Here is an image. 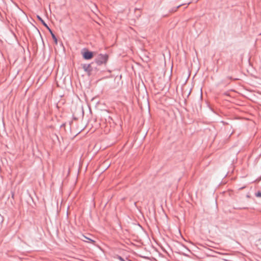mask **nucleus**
Returning a JSON list of instances; mask_svg holds the SVG:
<instances>
[{"label": "nucleus", "mask_w": 261, "mask_h": 261, "mask_svg": "<svg viewBox=\"0 0 261 261\" xmlns=\"http://www.w3.org/2000/svg\"><path fill=\"white\" fill-rule=\"evenodd\" d=\"M109 56L107 54H99L95 59V63L97 65H101L102 64H106L108 60Z\"/></svg>", "instance_id": "1"}, {"label": "nucleus", "mask_w": 261, "mask_h": 261, "mask_svg": "<svg viewBox=\"0 0 261 261\" xmlns=\"http://www.w3.org/2000/svg\"><path fill=\"white\" fill-rule=\"evenodd\" d=\"M81 54L83 58L86 60H90L94 57V53L89 50L86 48H84L82 50Z\"/></svg>", "instance_id": "2"}, {"label": "nucleus", "mask_w": 261, "mask_h": 261, "mask_svg": "<svg viewBox=\"0 0 261 261\" xmlns=\"http://www.w3.org/2000/svg\"><path fill=\"white\" fill-rule=\"evenodd\" d=\"M95 63L94 62H92L90 64H88L89 66L88 67V71H87V74L88 75H91L92 71H97V69L96 67L94 66Z\"/></svg>", "instance_id": "3"}, {"label": "nucleus", "mask_w": 261, "mask_h": 261, "mask_svg": "<svg viewBox=\"0 0 261 261\" xmlns=\"http://www.w3.org/2000/svg\"><path fill=\"white\" fill-rule=\"evenodd\" d=\"M37 18L38 20H39L46 29H49L48 25L45 23V22L42 19V18L39 15H37Z\"/></svg>", "instance_id": "4"}, {"label": "nucleus", "mask_w": 261, "mask_h": 261, "mask_svg": "<svg viewBox=\"0 0 261 261\" xmlns=\"http://www.w3.org/2000/svg\"><path fill=\"white\" fill-rule=\"evenodd\" d=\"M48 30L49 31V33H50L52 38L54 40L55 43L57 44L58 43V39H57V38L56 37V35L54 34V33L53 32V31H51V30L50 28L49 29H48Z\"/></svg>", "instance_id": "5"}, {"label": "nucleus", "mask_w": 261, "mask_h": 261, "mask_svg": "<svg viewBox=\"0 0 261 261\" xmlns=\"http://www.w3.org/2000/svg\"><path fill=\"white\" fill-rule=\"evenodd\" d=\"M88 66H89L88 64H82V68L87 73V71H88Z\"/></svg>", "instance_id": "6"}, {"label": "nucleus", "mask_w": 261, "mask_h": 261, "mask_svg": "<svg viewBox=\"0 0 261 261\" xmlns=\"http://www.w3.org/2000/svg\"><path fill=\"white\" fill-rule=\"evenodd\" d=\"M184 4H180V5H179L178 6L175 7H174L173 8L171 9V10H170V12H176L177 9L180 7L181 6L184 5Z\"/></svg>", "instance_id": "7"}, {"label": "nucleus", "mask_w": 261, "mask_h": 261, "mask_svg": "<svg viewBox=\"0 0 261 261\" xmlns=\"http://www.w3.org/2000/svg\"><path fill=\"white\" fill-rule=\"evenodd\" d=\"M84 237L86 240H87V241H86V242H91H91H92V243H94V241L93 240H92V239H90V238H87V237H85V236H84Z\"/></svg>", "instance_id": "8"}, {"label": "nucleus", "mask_w": 261, "mask_h": 261, "mask_svg": "<svg viewBox=\"0 0 261 261\" xmlns=\"http://www.w3.org/2000/svg\"><path fill=\"white\" fill-rule=\"evenodd\" d=\"M255 195L257 197H261V191H258L255 193Z\"/></svg>", "instance_id": "9"}, {"label": "nucleus", "mask_w": 261, "mask_h": 261, "mask_svg": "<svg viewBox=\"0 0 261 261\" xmlns=\"http://www.w3.org/2000/svg\"><path fill=\"white\" fill-rule=\"evenodd\" d=\"M117 258H118L119 260H120V261H125V260L123 258H122L121 256H119V255H117Z\"/></svg>", "instance_id": "10"}, {"label": "nucleus", "mask_w": 261, "mask_h": 261, "mask_svg": "<svg viewBox=\"0 0 261 261\" xmlns=\"http://www.w3.org/2000/svg\"><path fill=\"white\" fill-rule=\"evenodd\" d=\"M227 78L228 79H230V80H232V78L231 77H230V76H228V77H227Z\"/></svg>", "instance_id": "11"}, {"label": "nucleus", "mask_w": 261, "mask_h": 261, "mask_svg": "<svg viewBox=\"0 0 261 261\" xmlns=\"http://www.w3.org/2000/svg\"><path fill=\"white\" fill-rule=\"evenodd\" d=\"M245 188V187H243L242 188H239L240 190L243 189Z\"/></svg>", "instance_id": "12"}, {"label": "nucleus", "mask_w": 261, "mask_h": 261, "mask_svg": "<svg viewBox=\"0 0 261 261\" xmlns=\"http://www.w3.org/2000/svg\"><path fill=\"white\" fill-rule=\"evenodd\" d=\"M247 197L248 198L250 197V196L248 195H247Z\"/></svg>", "instance_id": "13"}]
</instances>
